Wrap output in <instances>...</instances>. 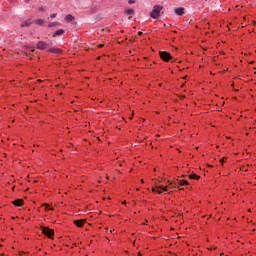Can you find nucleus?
Listing matches in <instances>:
<instances>
[{"label": "nucleus", "instance_id": "obj_20", "mask_svg": "<svg viewBox=\"0 0 256 256\" xmlns=\"http://www.w3.org/2000/svg\"><path fill=\"white\" fill-rule=\"evenodd\" d=\"M50 17L51 19H55V17H57V14H51Z\"/></svg>", "mask_w": 256, "mask_h": 256}, {"label": "nucleus", "instance_id": "obj_25", "mask_svg": "<svg viewBox=\"0 0 256 256\" xmlns=\"http://www.w3.org/2000/svg\"><path fill=\"white\" fill-rule=\"evenodd\" d=\"M126 204H127V202H126V201L122 202V205H126Z\"/></svg>", "mask_w": 256, "mask_h": 256}, {"label": "nucleus", "instance_id": "obj_29", "mask_svg": "<svg viewBox=\"0 0 256 256\" xmlns=\"http://www.w3.org/2000/svg\"><path fill=\"white\" fill-rule=\"evenodd\" d=\"M236 9H239V6H236Z\"/></svg>", "mask_w": 256, "mask_h": 256}, {"label": "nucleus", "instance_id": "obj_4", "mask_svg": "<svg viewBox=\"0 0 256 256\" xmlns=\"http://www.w3.org/2000/svg\"><path fill=\"white\" fill-rule=\"evenodd\" d=\"M47 47H49V44H47L45 41H39L37 43V49H40L41 51L47 49Z\"/></svg>", "mask_w": 256, "mask_h": 256}, {"label": "nucleus", "instance_id": "obj_12", "mask_svg": "<svg viewBox=\"0 0 256 256\" xmlns=\"http://www.w3.org/2000/svg\"><path fill=\"white\" fill-rule=\"evenodd\" d=\"M178 185L183 187V185H189V182L187 180H177Z\"/></svg>", "mask_w": 256, "mask_h": 256}, {"label": "nucleus", "instance_id": "obj_13", "mask_svg": "<svg viewBox=\"0 0 256 256\" xmlns=\"http://www.w3.org/2000/svg\"><path fill=\"white\" fill-rule=\"evenodd\" d=\"M30 26H31V20H26L20 25V27H30Z\"/></svg>", "mask_w": 256, "mask_h": 256}, {"label": "nucleus", "instance_id": "obj_17", "mask_svg": "<svg viewBox=\"0 0 256 256\" xmlns=\"http://www.w3.org/2000/svg\"><path fill=\"white\" fill-rule=\"evenodd\" d=\"M57 25H60L59 22H51L48 24V27H57Z\"/></svg>", "mask_w": 256, "mask_h": 256}, {"label": "nucleus", "instance_id": "obj_2", "mask_svg": "<svg viewBox=\"0 0 256 256\" xmlns=\"http://www.w3.org/2000/svg\"><path fill=\"white\" fill-rule=\"evenodd\" d=\"M160 58L162 61H166L169 62L171 61V59H173V56H171V53L167 52V51H162L160 52Z\"/></svg>", "mask_w": 256, "mask_h": 256}, {"label": "nucleus", "instance_id": "obj_22", "mask_svg": "<svg viewBox=\"0 0 256 256\" xmlns=\"http://www.w3.org/2000/svg\"><path fill=\"white\" fill-rule=\"evenodd\" d=\"M45 209H49V204H44Z\"/></svg>", "mask_w": 256, "mask_h": 256}, {"label": "nucleus", "instance_id": "obj_26", "mask_svg": "<svg viewBox=\"0 0 256 256\" xmlns=\"http://www.w3.org/2000/svg\"><path fill=\"white\" fill-rule=\"evenodd\" d=\"M98 47H100V48L103 47V44H99Z\"/></svg>", "mask_w": 256, "mask_h": 256}, {"label": "nucleus", "instance_id": "obj_10", "mask_svg": "<svg viewBox=\"0 0 256 256\" xmlns=\"http://www.w3.org/2000/svg\"><path fill=\"white\" fill-rule=\"evenodd\" d=\"M65 21H67L68 23H71V21H75V17L71 14H67L65 16Z\"/></svg>", "mask_w": 256, "mask_h": 256}, {"label": "nucleus", "instance_id": "obj_6", "mask_svg": "<svg viewBox=\"0 0 256 256\" xmlns=\"http://www.w3.org/2000/svg\"><path fill=\"white\" fill-rule=\"evenodd\" d=\"M49 53H54L56 55H61V53H63V50L59 49V48H50Z\"/></svg>", "mask_w": 256, "mask_h": 256}, {"label": "nucleus", "instance_id": "obj_5", "mask_svg": "<svg viewBox=\"0 0 256 256\" xmlns=\"http://www.w3.org/2000/svg\"><path fill=\"white\" fill-rule=\"evenodd\" d=\"M15 207H23L25 201L23 199H17L12 202Z\"/></svg>", "mask_w": 256, "mask_h": 256}, {"label": "nucleus", "instance_id": "obj_19", "mask_svg": "<svg viewBox=\"0 0 256 256\" xmlns=\"http://www.w3.org/2000/svg\"><path fill=\"white\" fill-rule=\"evenodd\" d=\"M129 5H133V3H136L135 0H128Z\"/></svg>", "mask_w": 256, "mask_h": 256}, {"label": "nucleus", "instance_id": "obj_21", "mask_svg": "<svg viewBox=\"0 0 256 256\" xmlns=\"http://www.w3.org/2000/svg\"><path fill=\"white\" fill-rule=\"evenodd\" d=\"M39 11L45 12V8H43V6H41V7L39 8Z\"/></svg>", "mask_w": 256, "mask_h": 256}, {"label": "nucleus", "instance_id": "obj_15", "mask_svg": "<svg viewBox=\"0 0 256 256\" xmlns=\"http://www.w3.org/2000/svg\"><path fill=\"white\" fill-rule=\"evenodd\" d=\"M34 23H35L36 25H44L45 20H43V19H37V20L34 21Z\"/></svg>", "mask_w": 256, "mask_h": 256}, {"label": "nucleus", "instance_id": "obj_24", "mask_svg": "<svg viewBox=\"0 0 256 256\" xmlns=\"http://www.w3.org/2000/svg\"><path fill=\"white\" fill-rule=\"evenodd\" d=\"M138 35H139V36L143 35V32H138Z\"/></svg>", "mask_w": 256, "mask_h": 256}, {"label": "nucleus", "instance_id": "obj_9", "mask_svg": "<svg viewBox=\"0 0 256 256\" xmlns=\"http://www.w3.org/2000/svg\"><path fill=\"white\" fill-rule=\"evenodd\" d=\"M65 33V30L59 29L56 32H54L53 37H61Z\"/></svg>", "mask_w": 256, "mask_h": 256}, {"label": "nucleus", "instance_id": "obj_1", "mask_svg": "<svg viewBox=\"0 0 256 256\" xmlns=\"http://www.w3.org/2000/svg\"><path fill=\"white\" fill-rule=\"evenodd\" d=\"M161 11H163V6L154 5L152 12L150 13V17H152V19H159V15H161Z\"/></svg>", "mask_w": 256, "mask_h": 256}, {"label": "nucleus", "instance_id": "obj_7", "mask_svg": "<svg viewBox=\"0 0 256 256\" xmlns=\"http://www.w3.org/2000/svg\"><path fill=\"white\" fill-rule=\"evenodd\" d=\"M174 13H175L176 15H178V16H181V15H183V13H185V8H183V7L176 8V9L174 10Z\"/></svg>", "mask_w": 256, "mask_h": 256}, {"label": "nucleus", "instance_id": "obj_23", "mask_svg": "<svg viewBox=\"0 0 256 256\" xmlns=\"http://www.w3.org/2000/svg\"><path fill=\"white\" fill-rule=\"evenodd\" d=\"M25 3H31V0H24Z\"/></svg>", "mask_w": 256, "mask_h": 256}, {"label": "nucleus", "instance_id": "obj_18", "mask_svg": "<svg viewBox=\"0 0 256 256\" xmlns=\"http://www.w3.org/2000/svg\"><path fill=\"white\" fill-rule=\"evenodd\" d=\"M153 193H158V195H163V192L161 190H157L155 188H152Z\"/></svg>", "mask_w": 256, "mask_h": 256}, {"label": "nucleus", "instance_id": "obj_27", "mask_svg": "<svg viewBox=\"0 0 256 256\" xmlns=\"http://www.w3.org/2000/svg\"><path fill=\"white\" fill-rule=\"evenodd\" d=\"M224 159L220 160V163H223Z\"/></svg>", "mask_w": 256, "mask_h": 256}, {"label": "nucleus", "instance_id": "obj_16", "mask_svg": "<svg viewBox=\"0 0 256 256\" xmlns=\"http://www.w3.org/2000/svg\"><path fill=\"white\" fill-rule=\"evenodd\" d=\"M126 15H135V10L134 9H127L125 11Z\"/></svg>", "mask_w": 256, "mask_h": 256}, {"label": "nucleus", "instance_id": "obj_30", "mask_svg": "<svg viewBox=\"0 0 256 256\" xmlns=\"http://www.w3.org/2000/svg\"><path fill=\"white\" fill-rule=\"evenodd\" d=\"M38 83H41V80H38Z\"/></svg>", "mask_w": 256, "mask_h": 256}, {"label": "nucleus", "instance_id": "obj_11", "mask_svg": "<svg viewBox=\"0 0 256 256\" xmlns=\"http://www.w3.org/2000/svg\"><path fill=\"white\" fill-rule=\"evenodd\" d=\"M156 189H161L162 191H164V193H169V189L167 188V186H159L157 184H155Z\"/></svg>", "mask_w": 256, "mask_h": 256}, {"label": "nucleus", "instance_id": "obj_33", "mask_svg": "<svg viewBox=\"0 0 256 256\" xmlns=\"http://www.w3.org/2000/svg\"><path fill=\"white\" fill-rule=\"evenodd\" d=\"M138 256H142V255L139 253Z\"/></svg>", "mask_w": 256, "mask_h": 256}, {"label": "nucleus", "instance_id": "obj_28", "mask_svg": "<svg viewBox=\"0 0 256 256\" xmlns=\"http://www.w3.org/2000/svg\"><path fill=\"white\" fill-rule=\"evenodd\" d=\"M141 183H145V181L141 180Z\"/></svg>", "mask_w": 256, "mask_h": 256}, {"label": "nucleus", "instance_id": "obj_32", "mask_svg": "<svg viewBox=\"0 0 256 256\" xmlns=\"http://www.w3.org/2000/svg\"><path fill=\"white\" fill-rule=\"evenodd\" d=\"M24 254L22 253V254H20V256H23Z\"/></svg>", "mask_w": 256, "mask_h": 256}, {"label": "nucleus", "instance_id": "obj_8", "mask_svg": "<svg viewBox=\"0 0 256 256\" xmlns=\"http://www.w3.org/2000/svg\"><path fill=\"white\" fill-rule=\"evenodd\" d=\"M84 223H85V220H84V219L75 220V221H74V225H76V227H83Z\"/></svg>", "mask_w": 256, "mask_h": 256}, {"label": "nucleus", "instance_id": "obj_3", "mask_svg": "<svg viewBox=\"0 0 256 256\" xmlns=\"http://www.w3.org/2000/svg\"><path fill=\"white\" fill-rule=\"evenodd\" d=\"M42 233L51 239L55 235V231L49 227H42Z\"/></svg>", "mask_w": 256, "mask_h": 256}, {"label": "nucleus", "instance_id": "obj_14", "mask_svg": "<svg viewBox=\"0 0 256 256\" xmlns=\"http://www.w3.org/2000/svg\"><path fill=\"white\" fill-rule=\"evenodd\" d=\"M189 179H196V180H199V179H201V177H200L199 175L195 174V173H191V174L189 175Z\"/></svg>", "mask_w": 256, "mask_h": 256}, {"label": "nucleus", "instance_id": "obj_31", "mask_svg": "<svg viewBox=\"0 0 256 256\" xmlns=\"http://www.w3.org/2000/svg\"><path fill=\"white\" fill-rule=\"evenodd\" d=\"M31 51L33 52V51H35V49H32Z\"/></svg>", "mask_w": 256, "mask_h": 256}]
</instances>
